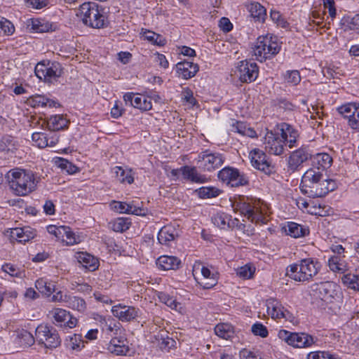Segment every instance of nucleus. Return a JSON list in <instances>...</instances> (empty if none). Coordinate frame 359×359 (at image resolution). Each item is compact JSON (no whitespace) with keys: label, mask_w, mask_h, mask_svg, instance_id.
Masks as SVG:
<instances>
[{"label":"nucleus","mask_w":359,"mask_h":359,"mask_svg":"<svg viewBox=\"0 0 359 359\" xmlns=\"http://www.w3.org/2000/svg\"><path fill=\"white\" fill-rule=\"evenodd\" d=\"M175 67L178 76L186 80L194 77L199 69L198 65L196 63L188 60L180 62Z\"/></svg>","instance_id":"nucleus-19"},{"label":"nucleus","mask_w":359,"mask_h":359,"mask_svg":"<svg viewBox=\"0 0 359 359\" xmlns=\"http://www.w3.org/2000/svg\"><path fill=\"white\" fill-rule=\"evenodd\" d=\"M67 346L72 350H81L84 347V341L82 339L81 334H74L72 336L69 337V339L67 340Z\"/></svg>","instance_id":"nucleus-38"},{"label":"nucleus","mask_w":359,"mask_h":359,"mask_svg":"<svg viewBox=\"0 0 359 359\" xmlns=\"http://www.w3.org/2000/svg\"><path fill=\"white\" fill-rule=\"evenodd\" d=\"M268 313L269 314L271 315V317L274 319L285 318L283 307H282L281 305L278 303L273 305L271 309L269 307Z\"/></svg>","instance_id":"nucleus-53"},{"label":"nucleus","mask_w":359,"mask_h":359,"mask_svg":"<svg viewBox=\"0 0 359 359\" xmlns=\"http://www.w3.org/2000/svg\"><path fill=\"white\" fill-rule=\"evenodd\" d=\"M36 340L46 348H57L60 345L61 339L55 327L46 324L39 325L35 332Z\"/></svg>","instance_id":"nucleus-7"},{"label":"nucleus","mask_w":359,"mask_h":359,"mask_svg":"<svg viewBox=\"0 0 359 359\" xmlns=\"http://www.w3.org/2000/svg\"><path fill=\"white\" fill-rule=\"evenodd\" d=\"M32 141L39 148L48 147L47 134L43 133H34L32 135Z\"/></svg>","instance_id":"nucleus-48"},{"label":"nucleus","mask_w":359,"mask_h":359,"mask_svg":"<svg viewBox=\"0 0 359 359\" xmlns=\"http://www.w3.org/2000/svg\"><path fill=\"white\" fill-rule=\"evenodd\" d=\"M320 268V263L314 259H302L287 267L286 276L297 282H309L318 273Z\"/></svg>","instance_id":"nucleus-1"},{"label":"nucleus","mask_w":359,"mask_h":359,"mask_svg":"<svg viewBox=\"0 0 359 359\" xmlns=\"http://www.w3.org/2000/svg\"><path fill=\"white\" fill-rule=\"evenodd\" d=\"M67 231V234L65 236V241H63L64 242H66L67 245H72L79 242V237L76 236L69 227V231Z\"/></svg>","instance_id":"nucleus-61"},{"label":"nucleus","mask_w":359,"mask_h":359,"mask_svg":"<svg viewBox=\"0 0 359 359\" xmlns=\"http://www.w3.org/2000/svg\"><path fill=\"white\" fill-rule=\"evenodd\" d=\"M315 160L319 165L318 168H321L323 170L330 167L332 163V158L326 153L318 154Z\"/></svg>","instance_id":"nucleus-43"},{"label":"nucleus","mask_w":359,"mask_h":359,"mask_svg":"<svg viewBox=\"0 0 359 359\" xmlns=\"http://www.w3.org/2000/svg\"><path fill=\"white\" fill-rule=\"evenodd\" d=\"M18 337L21 346L28 347L34 343V337L27 330H22Z\"/></svg>","instance_id":"nucleus-47"},{"label":"nucleus","mask_w":359,"mask_h":359,"mask_svg":"<svg viewBox=\"0 0 359 359\" xmlns=\"http://www.w3.org/2000/svg\"><path fill=\"white\" fill-rule=\"evenodd\" d=\"M287 234L294 238H300L309 233L308 227L300 225L295 222H288L287 228L285 229Z\"/></svg>","instance_id":"nucleus-31"},{"label":"nucleus","mask_w":359,"mask_h":359,"mask_svg":"<svg viewBox=\"0 0 359 359\" xmlns=\"http://www.w3.org/2000/svg\"><path fill=\"white\" fill-rule=\"evenodd\" d=\"M348 125L352 129L359 131V108H356L354 116L348 121Z\"/></svg>","instance_id":"nucleus-63"},{"label":"nucleus","mask_w":359,"mask_h":359,"mask_svg":"<svg viewBox=\"0 0 359 359\" xmlns=\"http://www.w3.org/2000/svg\"><path fill=\"white\" fill-rule=\"evenodd\" d=\"M280 135L285 144H287L290 149L297 146L299 133L296 129L286 123H283L280 125Z\"/></svg>","instance_id":"nucleus-20"},{"label":"nucleus","mask_w":359,"mask_h":359,"mask_svg":"<svg viewBox=\"0 0 359 359\" xmlns=\"http://www.w3.org/2000/svg\"><path fill=\"white\" fill-rule=\"evenodd\" d=\"M31 29L36 32H47L52 29V24L43 19H34L32 20Z\"/></svg>","instance_id":"nucleus-35"},{"label":"nucleus","mask_w":359,"mask_h":359,"mask_svg":"<svg viewBox=\"0 0 359 359\" xmlns=\"http://www.w3.org/2000/svg\"><path fill=\"white\" fill-rule=\"evenodd\" d=\"M184 177L194 182L203 183L206 181V177L200 175L196 167H189L188 165L181 168Z\"/></svg>","instance_id":"nucleus-29"},{"label":"nucleus","mask_w":359,"mask_h":359,"mask_svg":"<svg viewBox=\"0 0 359 359\" xmlns=\"http://www.w3.org/2000/svg\"><path fill=\"white\" fill-rule=\"evenodd\" d=\"M126 213L136 215H144V210L139 207L135 206L133 203H125Z\"/></svg>","instance_id":"nucleus-60"},{"label":"nucleus","mask_w":359,"mask_h":359,"mask_svg":"<svg viewBox=\"0 0 359 359\" xmlns=\"http://www.w3.org/2000/svg\"><path fill=\"white\" fill-rule=\"evenodd\" d=\"M263 144L265 151L269 154L281 155L284 151L285 145L284 140L279 133L268 131L264 137Z\"/></svg>","instance_id":"nucleus-13"},{"label":"nucleus","mask_w":359,"mask_h":359,"mask_svg":"<svg viewBox=\"0 0 359 359\" xmlns=\"http://www.w3.org/2000/svg\"><path fill=\"white\" fill-rule=\"evenodd\" d=\"M26 6L29 8L40 9L47 5L46 0H25Z\"/></svg>","instance_id":"nucleus-62"},{"label":"nucleus","mask_w":359,"mask_h":359,"mask_svg":"<svg viewBox=\"0 0 359 359\" xmlns=\"http://www.w3.org/2000/svg\"><path fill=\"white\" fill-rule=\"evenodd\" d=\"M103 10L95 2H86L81 5L76 15L81 18L84 25L100 29L104 26L106 21Z\"/></svg>","instance_id":"nucleus-4"},{"label":"nucleus","mask_w":359,"mask_h":359,"mask_svg":"<svg viewBox=\"0 0 359 359\" xmlns=\"http://www.w3.org/2000/svg\"><path fill=\"white\" fill-rule=\"evenodd\" d=\"M328 266L331 271L344 273L348 269V264L344 256L334 255L328 260Z\"/></svg>","instance_id":"nucleus-27"},{"label":"nucleus","mask_w":359,"mask_h":359,"mask_svg":"<svg viewBox=\"0 0 359 359\" xmlns=\"http://www.w3.org/2000/svg\"><path fill=\"white\" fill-rule=\"evenodd\" d=\"M123 100L126 104H130L142 111H148L152 108L151 100L144 95L127 93L123 95Z\"/></svg>","instance_id":"nucleus-18"},{"label":"nucleus","mask_w":359,"mask_h":359,"mask_svg":"<svg viewBox=\"0 0 359 359\" xmlns=\"http://www.w3.org/2000/svg\"><path fill=\"white\" fill-rule=\"evenodd\" d=\"M1 269L12 277L22 278L23 276V272L11 264H4Z\"/></svg>","instance_id":"nucleus-52"},{"label":"nucleus","mask_w":359,"mask_h":359,"mask_svg":"<svg viewBox=\"0 0 359 359\" xmlns=\"http://www.w3.org/2000/svg\"><path fill=\"white\" fill-rule=\"evenodd\" d=\"M252 165L257 169L269 175L273 172V167L268 161L265 153L255 149L250 153Z\"/></svg>","instance_id":"nucleus-15"},{"label":"nucleus","mask_w":359,"mask_h":359,"mask_svg":"<svg viewBox=\"0 0 359 359\" xmlns=\"http://www.w3.org/2000/svg\"><path fill=\"white\" fill-rule=\"evenodd\" d=\"M198 196L201 198H210L219 195L221 191L219 189L211 187H204L200 188L198 191Z\"/></svg>","instance_id":"nucleus-41"},{"label":"nucleus","mask_w":359,"mask_h":359,"mask_svg":"<svg viewBox=\"0 0 359 359\" xmlns=\"http://www.w3.org/2000/svg\"><path fill=\"white\" fill-rule=\"evenodd\" d=\"M285 80L287 83L296 86L301 81L300 74L297 70L287 71L285 75Z\"/></svg>","instance_id":"nucleus-51"},{"label":"nucleus","mask_w":359,"mask_h":359,"mask_svg":"<svg viewBox=\"0 0 359 359\" xmlns=\"http://www.w3.org/2000/svg\"><path fill=\"white\" fill-rule=\"evenodd\" d=\"M69 317V312L65 309H55L53 311V318L55 319V322L59 323L60 325H62V323H64L65 325V323Z\"/></svg>","instance_id":"nucleus-49"},{"label":"nucleus","mask_w":359,"mask_h":359,"mask_svg":"<svg viewBox=\"0 0 359 359\" xmlns=\"http://www.w3.org/2000/svg\"><path fill=\"white\" fill-rule=\"evenodd\" d=\"M311 157L306 147H301L293 151L287 161L288 170L294 172L302 164Z\"/></svg>","instance_id":"nucleus-17"},{"label":"nucleus","mask_w":359,"mask_h":359,"mask_svg":"<svg viewBox=\"0 0 359 359\" xmlns=\"http://www.w3.org/2000/svg\"><path fill=\"white\" fill-rule=\"evenodd\" d=\"M235 211L240 213L255 224H266L267 217L262 209L259 201L248 197L240 196L232 205Z\"/></svg>","instance_id":"nucleus-2"},{"label":"nucleus","mask_w":359,"mask_h":359,"mask_svg":"<svg viewBox=\"0 0 359 359\" xmlns=\"http://www.w3.org/2000/svg\"><path fill=\"white\" fill-rule=\"evenodd\" d=\"M14 30V26L10 21L4 18L0 20V32L3 31L4 34L9 35L13 34Z\"/></svg>","instance_id":"nucleus-59"},{"label":"nucleus","mask_w":359,"mask_h":359,"mask_svg":"<svg viewBox=\"0 0 359 359\" xmlns=\"http://www.w3.org/2000/svg\"><path fill=\"white\" fill-rule=\"evenodd\" d=\"M35 231L29 226L23 228H14L11 231V237L16 239L19 243H26L34 238Z\"/></svg>","instance_id":"nucleus-22"},{"label":"nucleus","mask_w":359,"mask_h":359,"mask_svg":"<svg viewBox=\"0 0 359 359\" xmlns=\"http://www.w3.org/2000/svg\"><path fill=\"white\" fill-rule=\"evenodd\" d=\"M66 305L67 307L80 313H83L86 310V303L83 299L72 295H69V297H66Z\"/></svg>","instance_id":"nucleus-32"},{"label":"nucleus","mask_w":359,"mask_h":359,"mask_svg":"<svg viewBox=\"0 0 359 359\" xmlns=\"http://www.w3.org/2000/svg\"><path fill=\"white\" fill-rule=\"evenodd\" d=\"M336 189V183L332 180L323 179L309 186L300 187L301 191L310 198H318L325 196L330 191Z\"/></svg>","instance_id":"nucleus-9"},{"label":"nucleus","mask_w":359,"mask_h":359,"mask_svg":"<svg viewBox=\"0 0 359 359\" xmlns=\"http://www.w3.org/2000/svg\"><path fill=\"white\" fill-rule=\"evenodd\" d=\"M230 215L224 212H218L212 217V223L221 229L229 227Z\"/></svg>","instance_id":"nucleus-34"},{"label":"nucleus","mask_w":359,"mask_h":359,"mask_svg":"<svg viewBox=\"0 0 359 359\" xmlns=\"http://www.w3.org/2000/svg\"><path fill=\"white\" fill-rule=\"evenodd\" d=\"M230 126V130L231 132L237 133L241 135H243L247 124L243 121L231 120Z\"/></svg>","instance_id":"nucleus-57"},{"label":"nucleus","mask_w":359,"mask_h":359,"mask_svg":"<svg viewBox=\"0 0 359 359\" xmlns=\"http://www.w3.org/2000/svg\"><path fill=\"white\" fill-rule=\"evenodd\" d=\"M59 167L65 170L69 174H74L79 170L76 165H73L71 162L64 158L60 159Z\"/></svg>","instance_id":"nucleus-56"},{"label":"nucleus","mask_w":359,"mask_h":359,"mask_svg":"<svg viewBox=\"0 0 359 359\" xmlns=\"http://www.w3.org/2000/svg\"><path fill=\"white\" fill-rule=\"evenodd\" d=\"M156 264L164 271L177 270L181 265V260L175 256L163 255L158 258Z\"/></svg>","instance_id":"nucleus-23"},{"label":"nucleus","mask_w":359,"mask_h":359,"mask_svg":"<svg viewBox=\"0 0 359 359\" xmlns=\"http://www.w3.org/2000/svg\"><path fill=\"white\" fill-rule=\"evenodd\" d=\"M158 298L162 303H164L172 309H177V306L179 305V303L177 302L176 300L173 299V297L165 293L160 292L158 294Z\"/></svg>","instance_id":"nucleus-54"},{"label":"nucleus","mask_w":359,"mask_h":359,"mask_svg":"<svg viewBox=\"0 0 359 359\" xmlns=\"http://www.w3.org/2000/svg\"><path fill=\"white\" fill-rule=\"evenodd\" d=\"M11 188L17 195L25 196L35 189L34 174L25 170H13L8 173Z\"/></svg>","instance_id":"nucleus-3"},{"label":"nucleus","mask_w":359,"mask_h":359,"mask_svg":"<svg viewBox=\"0 0 359 359\" xmlns=\"http://www.w3.org/2000/svg\"><path fill=\"white\" fill-rule=\"evenodd\" d=\"M111 225L113 231L116 232H123L130 228L131 222L127 219L118 218L111 222Z\"/></svg>","instance_id":"nucleus-42"},{"label":"nucleus","mask_w":359,"mask_h":359,"mask_svg":"<svg viewBox=\"0 0 359 359\" xmlns=\"http://www.w3.org/2000/svg\"><path fill=\"white\" fill-rule=\"evenodd\" d=\"M35 286L39 292L48 297L55 291V285L52 283H48L43 279L37 280Z\"/></svg>","instance_id":"nucleus-37"},{"label":"nucleus","mask_w":359,"mask_h":359,"mask_svg":"<svg viewBox=\"0 0 359 359\" xmlns=\"http://www.w3.org/2000/svg\"><path fill=\"white\" fill-rule=\"evenodd\" d=\"M254 271L255 270L250 266L245 265L238 268L236 273L243 279H249L252 276Z\"/></svg>","instance_id":"nucleus-58"},{"label":"nucleus","mask_w":359,"mask_h":359,"mask_svg":"<svg viewBox=\"0 0 359 359\" xmlns=\"http://www.w3.org/2000/svg\"><path fill=\"white\" fill-rule=\"evenodd\" d=\"M238 72L241 82L251 83L257 78L259 67L255 62L243 60L239 62Z\"/></svg>","instance_id":"nucleus-14"},{"label":"nucleus","mask_w":359,"mask_h":359,"mask_svg":"<svg viewBox=\"0 0 359 359\" xmlns=\"http://www.w3.org/2000/svg\"><path fill=\"white\" fill-rule=\"evenodd\" d=\"M339 287L330 281L316 283L310 287V294L315 299L323 302L325 304L333 303L338 296Z\"/></svg>","instance_id":"nucleus-6"},{"label":"nucleus","mask_w":359,"mask_h":359,"mask_svg":"<svg viewBox=\"0 0 359 359\" xmlns=\"http://www.w3.org/2000/svg\"><path fill=\"white\" fill-rule=\"evenodd\" d=\"M114 169L116 177L120 182H127L128 184H131L133 182L134 179L130 170H126L123 169L121 167H116Z\"/></svg>","instance_id":"nucleus-39"},{"label":"nucleus","mask_w":359,"mask_h":359,"mask_svg":"<svg viewBox=\"0 0 359 359\" xmlns=\"http://www.w3.org/2000/svg\"><path fill=\"white\" fill-rule=\"evenodd\" d=\"M77 259L84 268L90 271H95L99 266L98 259L87 252H79Z\"/></svg>","instance_id":"nucleus-26"},{"label":"nucleus","mask_w":359,"mask_h":359,"mask_svg":"<svg viewBox=\"0 0 359 359\" xmlns=\"http://www.w3.org/2000/svg\"><path fill=\"white\" fill-rule=\"evenodd\" d=\"M179 236V231L172 225H166L161 229L158 241L161 244L170 245V242Z\"/></svg>","instance_id":"nucleus-21"},{"label":"nucleus","mask_w":359,"mask_h":359,"mask_svg":"<svg viewBox=\"0 0 359 359\" xmlns=\"http://www.w3.org/2000/svg\"><path fill=\"white\" fill-rule=\"evenodd\" d=\"M250 16L256 21L264 22L266 16V10L258 2L251 3L248 6Z\"/></svg>","instance_id":"nucleus-30"},{"label":"nucleus","mask_w":359,"mask_h":359,"mask_svg":"<svg viewBox=\"0 0 359 359\" xmlns=\"http://www.w3.org/2000/svg\"><path fill=\"white\" fill-rule=\"evenodd\" d=\"M175 341L170 337L162 339L159 343L160 348L162 350H169L175 346Z\"/></svg>","instance_id":"nucleus-64"},{"label":"nucleus","mask_w":359,"mask_h":359,"mask_svg":"<svg viewBox=\"0 0 359 359\" xmlns=\"http://www.w3.org/2000/svg\"><path fill=\"white\" fill-rule=\"evenodd\" d=\"M201 273L205 278L210 279V282L204 283L203 287L205 289H209L215 286L217 283V278L214 273L205 266L201 268Z\"/></svg>","instance_id":"nucleus-46"},{"label":"nucleus","mask_w":359,"mask_h":359,"mask_svg":"<svg viewBox=\"0 0 359 359\" xmlns=\"http://www.w3.org/2000/svg\"><path fill=\"white\" fill-rule=\"evenodd\" d=\"M215 334L220 338L229 339L233 336L234 331L231 325L229 323H219L215 327Z\"/></svg>","instance_id":"nucleus-33"},{"label":"nucleus","mask_w":359,"mask_h":359,"mask_svg":"<svg viewBox=\"0 0 359 359\" xmlns=\"http://www.w3.org/2000/svg\"><path fill=\"white\" fill-rule=\"evenodd\" d=\"M127 344L124 337H114L110 341L108 350L117 355H126L129 351Z\"/></svg>","instance_id":"nucleus-24"},{"label":"nucleus","mask_w":359,"mask_h":359,"mask_svg":"<svg viewBox=\"0 0 359 359\" xmlns=\"http://www.w3.org/2000/svg\"><path fill=\"white\" fill-rule=\"evenodd\" d=\"M34 72L39 79L52 82L62 76V69L59 62L43 61L36 65Z\"/></svg>","instance_id":"nucleus-8"},{"label":"nucleus","mask_w":359,"mask_h":359,"mask_svg":"<svg viewBox=\"0 0 359 359\" xmlns=\"http://www.w3.org/2000/svg\"><path fill=\"white\" fill-rule=\"evenodd\" d=\"M46 97L41 95H35L27 99V104L32 107H46Z\"/></svg>","instance_id":"nucleus-50"},{"label":"nucleus","mask_w":359,"mask_h":359,"mask_svg":"<svg viewBox=\"0 0 359 359\" xmlns=\"http://www.w3.org/2000/svg\"><path fill=\"white\" fill-rule=\"evenodd\" d=\"M68 123V120L63 115L59 114L51 116L47 121V126L51 131H57L67 128Z\"/></svg>","instance_id":"nucleus-28"},{"label":"nucleus","mask_w":359,"mask_h":359,"mask_svg":"<svg viewBox=\"0 0 359 359\" xmlns=\"http://www.w3.org/2000/svg\"><path fill=\"white\" fill-rule=\"evenodd\" d=\"M143 37L152 44L159 46H163L166 43V40L161 35L149 30L144 32Z\"/></svg>","instance_id":"nucleus-36"},{"label":"nucleus","mask_w":359,"mask_h":359,"mask_svg":"<svg viewBox=\"0 0 359 359\" xmlns=\"http://www.w3.org/2000/svg\"><path fill=\"white\" fill-rule=\"evenodd\" d=\"M251 330L255 335L259 336L263 338L266 337L269 334L267 328L260 323H255L252 326Z\"/></svg>","instance_id":"nucleus-55"},{"label":"nucleus","mask_w":359,"mask_h":359,"mask_svg":"<svg viewBox=\"0 0 359 359\" xmlns=\"http://www.w3.org/2000/svg\"><path fill=\"white\" fill-rule=\"evenodd\" d=\"M356 107L352 103H348L337 108L338 112L342 115L344 118L350 120V118L354 116V113L356 111Z\"/></svg>","instance_id":"nucleus-45"},{"label":"nucleus","mask_w":359,"mask_h":359,"mask_svg":"<svg viewBox=\"0 0 359 359\" xmlns=\"http://www.w3.org/2000/svg\"><path fill=\"white\" fill-rule=\"evenodd\" d=\"M222 154L208 153L207 151L201 153L198 156L197 165L205 171H212L220 167L224 163Z\"/></svg>","instance_id":"nucleus-12"},{"label":"nucleus","mask_w":359,"mask_h":359,"mask_svg":"<svg viewBox=\"0 0 359 359\" xmlns=\"http://www.w3.org/2000/svg\"><path fill=\"white\" fill-rule=\"evenodd\" d=\"M0 148L3 151L13 152L17 149L16 141L11 136H5L1 139Z\"/></svg>","instance_id":"nucleus-44"},{"label":"nucleus","mask_w":359,"mask_h":359,"mask_svg":"<svg viewBox=\"0 0 359 359\" xmlns=\"http://www.w3.org/2000/svg\"><path fill=\"white\" fill-rule=\"evenodd\" d=\"M323 179H325V175L323 172L320 170V168H318L317 169L310 168L303 175L300 183V187H302V186H309L310 184Z\"/></svg>","instance_id":"nucleus-25"},{"label":"nucleus","mask_w":359,"mask_h":359,"mask_svg":"<svg viewBox=\"0 0 359 359\" xmlns=\"http://www.w3.org/2000/svg\"><path fill=\"white\" fill-rule=\"evenodd\" d=\"M344 285L349 288L359 291V276L355 274L347 273L341 278Z\"/></svg>","instance_id":"nucleus-40"},{"label":"nucleus","mask_w":359,"mask_h":359,"mask_svg":"<svg viewBox=\"0 0 359 359\" xmlns=\"http://www.w3.org/2000/svg\"><path fill=\"white\" fill-rule=\"evenodd\" d=\"M217 176L223 182L233 187L245 186L249 183L248 178L245 174L231 167H225L218 172Z\"/></svg>","instance_id":"nucleus-11"},{"label":"nucleus","mask_w":359,"mask_h":359,"mask_svg":"<svg viewBox=\"0 0 359 359\" xmlns=\"http://www.w3.org/2000/svg\"><path fill=\"white\" fill-rule=\"evenodd\" d=\"M111 313L122 322H130L139 316L140 309L134 306L118 304L112 306Z\"/></svg>","instance_id":"nucleus-16"},{"label":"nucleus","mask_w":359,"mask_h":359,"mask_svg":"<svg viewBox=\"0 0 359 359\" xmlns=\"http://www.w3.org/2000/svg\"><path fill=\"white\" fill-rule=\"evenodd\" d=\"M278 337L289 345L297 348L309 347L314 343L311 335L303 332L295 333L282 330L279 331Z\"/></svg>","instance_id":"nucleus-10"},{"label":"nucleus","mask_w":359,"mask_h":359,"mask_svg":"<svg viewBox=\"0 0 359 359\" xmlns=\"http://www.w3.org/2000/svg\"><path fill=\"white\" fill-rule=\"evenodd\" d=\"M280 50V45L276 38L261 36L257 39L253 48L256 60L263 62L277 55Z\"/></svg>","instance_id":"nucleus-5"}]
</instances>
